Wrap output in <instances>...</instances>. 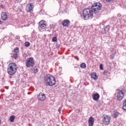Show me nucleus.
<instances>
[{"label": "nucleus", "instance_id": "9", "mask_svg": "<svg viewBox=\"0 0 126 126\" xmlns=\"http://www.w3.org/2000/svg\"><path fill=\"white\" fill-rule=\"evenodd\" d=\"M33 7H34V6L31 3H29L26 6V10L28 12H30L33 9Z\"/></svg>", "mask_w": 126, "mask_h": 126}, {"label": "nucleus", "instance_id": "15", "mask_svg": "<svg viewBox=\"0 0 126 126\" xmlns=\"http://www.w3.org/2000/svg\"><path fill=\"white\" fill-rule=\"evenodd\" d=\"M39 26L41 28V29H45L46 28V24L43 22V21L39 22Z\"/></svg>", "mask_w": 126, "mask_h": 126}, {"label": "nucleus", "instance_id": "1", "mask_svg": "<svg viewBox=\"0 0 126 126\" xmlns=\"http://www.w3.org/2000/svg\"><path fill=\"white\" fill-rule=\"evenodd\" d=\"M44 81L48 86H54L56 85V78L50 74H47L44 76Z\"/></svg>", "mask_w": 126, "mask_h": 126}, {"label": "nucleus", "instance_id": "30", "mask_svg": "<svg viewBox=\"0 0 126 126\" xmlns=\"http://www.w3.org/2000/svg\"><path fill=\"white\" fill-rule=\"evenodd\" d=\"M74 58H75V59H76L77 61H79V59H78L77 56H75Z\"/></svg>", "mask_w": 126, "mask_h": 126}, {"label": "nucleus", "instance_id": "8", "mask_svg": "<svg viewBox=\"0 0 126 126\" xmlns=\"http://www.w3.org/2000/svg\"><path fill=\"white\" fill-rule=\"evenodd\" d=\"M37 98L40 101H44L46 99V95L44 93H40L38 95H37Z\"/></svg>", "mask_w": 126, "mask_h": 126}, {"label": "nucleus", "instance_id": "14", "mask_svg": "<svg viewBox=\"0 0 126 126\" xmlns=\"http://www.w3.org/2000/svg\"><path fill=\"white\" fill-rule=\"evenodd\" d=\"M100 98V95L98 94H95L93 95V99L94 101H97Z\"/></svg>", "mask_w": 126, "mask_h": 126}, {"label": "nucleus", "instance_id": "28", "mask_svg": "<svg viewBox=\"0 0 126 126\" xmlns=\"http://www.w3.org/2000/svg\"><path fill=\"white\" fill-rule=\"evenodd\" d=\"M106 1H108L109 2H113L115 0H106Z\"/></svg>", "mask_w": 126, "mask_h": 126}, {"label": "nucleus", "instance_id": "21", "mask_svg": "<svg viewBox=\"0 0 126 126\" xmlns=\"http://www.w3.org/2000/svg\"><path fill=\"white\" fill-rule=\"evenodd\" d=\"M25 47H29V46H30V43L29 42H26L25 43Z\"/></svg>", "mask_w": 126, "mask_h": 126}, {"label": "nucleus", "instance_id": "6", "mask_svg": "<svg viewBox=\"0 0 126 126\" xmlns=\"http://www.w3.org/2000/svg\"><path fill=\"white\" fill-rule=\"evenodd\" d=\"M35 65V60L32 57L28 58L26 60V66L27 67H32Z\"/></svg>", "mask_w": 126, "mask_h": 126}, {"label": "nucleus", "instance_id": "23", "mask_svg": "<svg viewBox=\"0 0 126 126\" xmlns=\"http://www.w3.org/2000/svg\"><path fill=\"white\" fill-rule=\"evenodd\" d=\"M57 37H53L52 38V41H53V42H57Z\"/></svg>", "mask_w": 126, "mask_h": 126}, {"label": "nucleus", "instance_id": "33", "mask_svg": "<svg viewBox=\"0 0 126 126\" xmlns=\"http://www.w3.org/2000/svg\"><path fill=\"white\" fill-rule=\"evenodd\" d=\"M0 24H2V21L0 20Z\"/></svg>", "mask_w": 126, "mask_h": 126}, {"label": "nucleus", "instance_id": "26", "mask_svg": "<svg viewBox=\"0 0 126 126\" xmlns=\"http://www.w3.org/2000/svg\"><path fill=\"white\" fill-rule=\"evenodd\" d=\"M103 74H104V75H107L108 74V71L105 70L103 72Z\"/></svg>", "mask_w": 126, "mask_h": 126}, {"label": "nucleus", "instance_id": "10", "mask_svg": "<svg viewBox=\"0 0 126 126\" xmlns=\"http://www.w3.org/2000/svg\"><path fill=\"white\" fill-rule=\"evenodd\" d=\"M1 18L2 20L5 21V20H7V14L5 12H2L1 14Z\"/></svg>", "mask_w": 126, "mask_h": 126}, {"label": "nucleus", "instance_id": "16", "mask_svg": "<svg viewBox=\"0 0 126 126\" xmlns=\"http://www.w3.org/2000/svg\"><path fill=\"white\" fill-rule=\"evenodd\" d=\"M91 76L92 78H93L94 80L98 79V76L96 75L95 72H93L91 74Z\"/></svg>", "mask_w": 126, "mask_h": 126}, {"label": "nucleus", "instance_id": "12", "mask_svg": "<svg viewBox=\"0 0 126 126\" xmlns=\"http://www.w3.org/2000/svg\"><path fill=\"white\" fill-rule=\"evenodd\" d=\"M88 124L89 126H93V125H94V118L93 117H91L89 118Z\"/></svg>", "mask_w": 126, "mask_h": 126}, {"label": "nucleus", "instance_id": "7", "mask_svg": "<svg viewBox=\"0 0 126 126\" xmlns=\"http://www.w3.org/2000/svg\"><path fill=\"white\" fill-rule=\"evenodd\" d=\"M110 121H111V117L108 115L104 116L102 119L103 124L106 125H108L110 124Z\"/></svg>", "mask_w": 126, "mask_h": 126}, {"label": "nucleus", "instance_id": "22", "mask_svg": "<svg viewBox=\"0 0 126 126\" xmlns=\"http://www.w3.org/2000/svg\"><path fill=\"white\" fill-rule=\"evenodd\" d=\"M14 51L15 53H18L19 52V49L17 47H16L14 49Z\"/></svg>", "mask_w": 126, "mask_h": 126}, {"label": "nucleus", "instance_id": "20", "mask_svg": "<svg viewBox=\"0 0 126 126\" xmlns=\"http://www.w3.org/2000/svg\"><path fill=\"white\" fill-rule=\"evenodd\" d=\"M123 110L126 111V100L123 102Z\"/></svg>", "mask_w": 126, "mask_h": 126}, {"label": "nucleus", "instance_id": "19", "mask_svg": "<svg viewBox=\"0 0 126 126\" xmlns=\"http://www.w3.org/2000/svg\"><path fill=\"white\" fill-rule=\"evenodd\" d=\"M80 67L81 68H85L86 67V64L84 63H81Z\"/></svg>", "mask_w": 126, "mask_h": 126}, {"label": "nucleus", "instance_id": "11", "mask_svg": "<svg viewBox=\"0 0 126 126\" xmlns=\"http://www.w3.org/2000/svg\"><path fill=\"white\" fill-rule=\"evenodd\" d=\"M69 23H70V22H69V20L67 19L64 20L62 22V25L63 26H65V27H68V26L69 25Z\"/></svg>", "mask_w": 126, "mask_h": 126}, {"label": "nucleus", "instance_id": "31", "mask_svg": "<svg viewBox=\"0 0 126 126\" xmlns=\"http://www.w3.org/2000/svg\"><path fill=\"white\" fill-rule=\"evenodd\" d=\"M35 71H36V72H38V71H39V69L36 68V69H35Z\"/></svg>", "mask_w": 126, "mask_h": 126}, {"label": "nucleus", "instance_id": "18", "mask_svg": "<svg viewBox=\"0 0 126 126\" xmlns=\"http://www.w3.org/2000/svg\"><path fill=\"white\" fill-rule=\"evenodd\" d=\"M118 116H119V112H115L113 115V117L114 118V119H117V118H118Z\"/></svg>", "mask_w": 126, "mask_h": 126}, {"label": "nucleus", "instance_id": "29", "mask_svg": "<svg viewBox=\"0 0 126 126\" xmlns=\"http://www.w3.org/2000/svg\"><path fill=\"white\" fill-rule=\"evenodd\" d=\"M16 39L17 40H19V39H20V37H19V36H16Z\"/></svg>", "mask_w": 126, "mask_h": 126}, {"label": "nucleus", "instance_id": "3", "mask_svg": "<svg viewBox=\"0 0 126 126\" xmlns=\"http://www.w3.org/2000/svg\"><path fill=\"white\" fill-rule=\"evenodd\" d=\"M9 67L7 68V72L10 75H13L16 70H17V67L16 66V64L15 63H11L9 64Z\"/></svg>", "mask_w": 126, "mask_h": 126}, {"label": "nucleus", "instance_id": "13", "mask_svg": "<svg viewBox=\"0 0 126 126\" xmlns=\"http://www.w3.org/2000/svg\"><path fill=\"white\" fill-rule=\"evenodd\" d=\"M110 30V26H106L104 27L102 29V33L103 34H106Z\"/></svg>", "mask_w": 126, "mask_h": 126}, {"label": "nucleus", "instance_id": "32", "mask_svg": "<svg viewBox=\"0 0 126 126\" xmlns=\"http://www.w3.org/2000/svg\"><path fill=\"white\" fill-rule=\"evenodd\" d=\"M18 1L19 2H21V1H22V0H18Z\"/></svg>", "mask_w": 126, "mask_h": 126}, {"label": "nucleus", "instance_id": "2", "mask_svg": "<svg viewBox=\"0 0 126 126\" xmlns=\"http://www.w3.org/2000/svg\"><path fill=\"white\" fill-rule=\"evenodd\" d=\"M83 13L84 20H89L90 18H93L94 12L92 9L90 10L89 8L85 9L83 11Z\"/></svg>", "mask_w": 126, "mask_h": 126}, {"label": "nucleus", "instance_id": "5", "mask_svg": "<svg viewBox=\"0 0 126 126\" xmlns=\"http://www.w3.org/2000/svg\"><path fill=\"white\" fill-rule=\"evenodd\" d=\"M125 94H126V90L125 89L121 90L115 94L117 100L118 101L123 100L125 97Z\"/></svg>", "mask_w": 126, "mask_h": 126}, {"label": "nucleus", "instance_id": "4", "mask_svg": "<svg viewBox=\"0 0 126 126\" xmlns=\"http://www.w3.org/2000/svg\"><path fill=\"white\" fill-rule=\"evenodd\" d=\"M101 8H102V4L99 2L94 3L91 6L92 10H93L95 14L99 13V10H100Z\"/></svg>", "mask_w": 126, "mask_h": 126}, {"label": "nucleus", "instance_id": "17", "mask_svg": "<svg viewBox=\"0 0 126 126\" xmlns=\"http://www.w3.org/2000/svg\"><path fill=\"white\" fill-rule=\"evenodd\" d=\"M15 120V116L11 115L10 117V122H11V123H13Z\"/></svg>", "mask_w": 126, "mask_h": 126}, {"label": "nucleus", "instance_id": "27", "mask_svg": "<svg viewBox=\"0 0 126 126\" xmlns=\"http://www.w3.org/2000/svg\"><path fill=\"white\" fill-rule=\"evenodd\" d=\"M99 68H100V69H101V70L103 69V64H100Z\"/></svg>", "mask_w": 126, "mask_h": 126}, {"label": "nucleus", "instance_id": "24", "mask_svg": "<svg viewBox=\"0 0 126 126\" xmlns=\"http://www.w3.org/2000/svg\"><path fill=\"white\" fill-rule=\"evenodd\" d=\"M13 58L14 59H17V53H15L13 54Z\"/></svg>", "mask_w": 126, "mask_h": 126}, {"label": "nucleus", "instance_id": "25", "mask_svg": "<svg viewBox=\"0 0 126 126\" xmlns=\"http://www.w3.org/2000/svg\"><path fill=\"white\" fill-rule=\"evenodd\" d=\"M62 109H63V106H60L58 109V112L60 113V114H61V111H62Z\"/></svg>", "mask_w": 126, "mask_h": 126}]
</instances>
